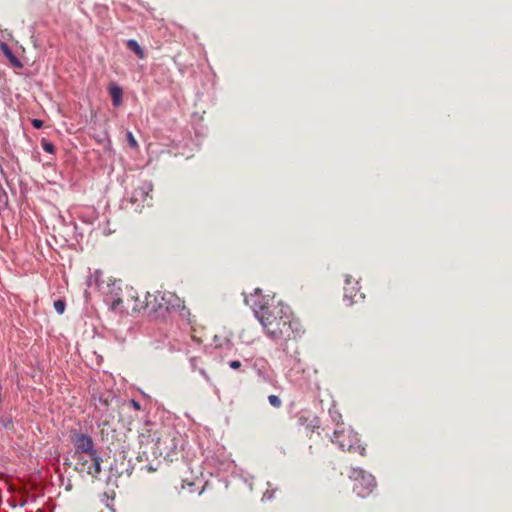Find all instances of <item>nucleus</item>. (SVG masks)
Wrapping results in <instances>:
<instances>
[{
  "instance_id": "nucleus-1",
  "label": "nucleus",
  "mask_w": 512,
  "mask_h": 512,
  "mask_svg": "<svg viewBox=\"0 0 512 512\" xmlns=\"http://www.w3.org/2000/svg\"><path fill=\"white\" fill-rule=\"evenodd\" d=\"M252 300L256 318L273 340L288 341L304 333L300 320L294 316L289 306L274 297L267 298L258 293L252 296Z\"/></svg>"
},
{
  "instance_id": "nucleus-2",
  "label": "nucleus",
  "mask_w": 512,
  "mask_h": 512,
  "mask_svg": "<svg viewBox=\"0 0 512 512\" xmlns=\"http://www.w3.org/2000/svg\"><path fill=\"white\" fill-rule=\"evenodd\" d=\"M141 445L153 444L152 453L155 457H162L168 462L178 460L183 448L181 434L172 428H161L159 430H147L139 435Z\"/></svg>"
},
{
  "instance_id": "nucleus-3",
  "label": "nucleus",
  "mask_w": 512,
  "mask_h": 512,
  "mask_svg": "<svg viewBox=\"0 0 512 512\" xmlns=\"http://www.w3.org/2000/svg\"><path fill=\"white\" fill-rule=\"evenodd\" d=\"M331 440L334 444L338 445L342 451L358 453L361 456H365V447L361 444L358 434L350 428L335 430Z\"/></svg>"
},
{
  "instance_id": "nucleus-4",
  "label": "nucleus",
  "mask_w": 512,
  "mask_h": 512,
  "mask_svg": "<svg viewBox=\"0 0 512 512\" xmlns=\"http://www.w3.org/2000/svg\"><path fill=\"white\" fill-rule=\"evenodd\" d=\"M349 478L354 482L353 492L361 498L369 496L376 488L374 476L360 468H351Z\"/></svg>"
},
{
  "instance_id": "nucleus-5",
  "label": "nucleus",
  "mask_w": 512,
  "mask_h": 512,
  "mask_svg": "<svg viewBox=\"0 0 512 512\" xmlns=\"http://www.w3.org/2000/svg\"><path fill=\"white\" fill-rule=\"evenodd\" d=\"M74 469L79 473H85L93 478H98L101 472L102 457L100 454L85 455L72 454Z\"/></svg>"
},
{
  "instance_id": "nucleus-6",
  "label": "nucleus",
  "mask_w": 512,
  "mask_h": 512,
  "mask_svg": "<svg viewBox=\"0 0 512 512\" xmlns=\"http://www.w3.org/2000/svg\"><path fill=\"white\" fill-rule=\"evenodd\" d=\"M123 282L120 279L108 278L106 288L102 286L106 294V301L110 303L115 312L123 313V299L121 297Z\"/></svg>"
},
{
  "instance_id": "nucleus-7",
  "label": "nucleus",
  "mask_w": 512,
  "mask_h": 512,
  "mask_svg": "<svg viewBox=\"0 0 512 512\" xmlns=\"http://www.w3.org/2000/svg\"><path fill=\"white\" fill-rule=\"evenodd\" d=\"M71 440L74 445L73 454H99L95 448V444L91 436L80 432H74L71 436Z\"/></svg>"
},
{
  "instance_id": "nucleus-8",
  "label": "nucleus",
  "mask_w": 512,
  "mask_h": 512,
  "mask_svg": "<svg viewBox=\"0 0 512 512\" xmlns=\"http://www.w3.org/2000/svg\"><path fill=\"white\" fill-rule=\"evenodd\" d=\"M152 191V188L149 184H145L143 186L137 187L134 189L132 196H131V202L133 203H142L143 206H151L152 205V196L150 195V192Z\"/></svg>"
},
{
  "instance_id": "nucleus-9",
  "label": "nucleus",
  "mask_w": 512,
  "mask_h": 512,
  "mask_svg": "<svg viewBox=\"0 0 512 512\" xmlns=\"http://www.w3.org/2000/svg\"><path fill=\"white\" fill-rule=\"evenodd\" d=\"M346 286L344 287V297L348 298L351 303L357 302L359 299L364 298V294L352 286V277L347 275L345 279Z\"/></svg>"
},
{
  "instance_id": "nucleus-10",
  "label": "nucleus",
  "mask_w": 512,
  "mask_h": 512,
  "mask_svg": "<svg viewBox=\"0 0 512 512\" xmlns=\"http://www.w3.org/2000/svg\"><path fill=\"white\" fill-rule=\"evenodd\" d=\"M109 94L112 98L113 105L118 107L122 104L123 90L116 84L109 86Z\"/></svg>"
},
{
  "instance_id": "nucleus-11",
  "label": "nucleus",
  "mask_w": 512,
  "mask_h": 512,
  "mask_svg": "<svg viewBox=\"0 0 512 512\" xmlns=\"http://www.w3.org/2000/svg\"><path fill=\"white\" fill-rule=\"evenodd\" d=\"M299 423L302 426L306 427L307 434L312 433L315 428L319 427V420L317 417H313L312 419H309L308 417L301 416L299 418Z\"/></svg>"
},
{
  "instance_id": "nucleus-12",
  "label": "nucleus",
  "mask_w": 512,
  "mask_h": 512,
  "mask_svg": "<svg viewBox=\"0 0 512 512\" xmlns=\"http://www.w3.org/2000/svg\"><path fill=\"white\" fill-rule=\"evenodd\" d=\"M126 45H127V48L130 51H132L133 53H135L139 59L145 58V52L136 40L130 39L127 41Z\"/></svg>"
},
{
  "instance_id": "nucleus-13",
  "label": "nucleus",
  "mask_w": 512,
  "mask_h": 512,
  "mask_svg": "<svg viewBox=\"0 0 512 512\" xmlns=\"http://www.w3.org/2000/svg\"><path fill=\"white\" fill-rule=\"evenodd\" d=\"M200 362V359L197 357L190 358V364L193 370H198L200 374L207 380L210 381L209 375L206 373L205 369L202 367H199L198 364Z\"/></svg>"
},
{
  "instance_id": "nucleus-14",
  "label": "nucleus",
  "mask_w": 512,
  "mask_h": 512,
  "mask_svg": "<svg viewBox=\"0 0 512 512\" xmlns=\"http://www.w3.org/2000/svg\"><path fill=\"white\" fill-rule=\"evenodd\" d=\"M53 306L58 314H63L65 311L66 303L64 300L58 299L54 302Z\"/></svg>"
},
{
  "instance_id": "nucleus-15",
  "label": "nucleus",
  "mask_w": 512,
  "mask_h": 512,
  "mask_svg": "<svg viewBox=\"0 0 512 512\" xmlns=\"http://www.w3.org/2000/svg\"><path fill=\"white\" fill-rule=\"evenodd\" d=\"M41 146L43 150L47 153L53 154L55 151V146L53 145V143L47 141L46 139H42Z\"/></svg>"
},
{
  "instance_id": "nucleus-16",
  "label": "nucleus",
  "mask_w": 512,
  "mask_h": 512,
  "mask_svg": "<svg viewBox=\"0 0 512 512\" xmlns=\"http://www.w3.org/2000/svg\"><path fill=\"white\" fill-rule=\"evenodd\" d=\"M126 139H127L128 145L131 148H133V149H137L138 148V143H137L134 135L132 134V132H130V131L127 132Z\"/></svg>"
},
{
  "instance_id": "nucleus-17",
  "label": "nucleus",
  "mask_w": 512,
  "mask_h": 512,
  "mask_svg": "<svg viewBox=\"0 0 512 512\" xmlns=\"http://www.w3.org/2000/svg\"><path fill=\"white\" fill-rule=\"evenodd\" d=\"M268 401H269L270 405L275 408H279L282 404L281 399L277 395H269Z\"/></svg>"
},
{
  "instance_id": "nucleus-18",
  "label": "nucleus",
  "mask_w": 512,
  "mask_h": 512,
  "mask_svg": "<svg viewBox=\"0 0 512 512\" xmlns=\"http://www.w3.org/2000/svg\"><path fill=\"white\" fill-rule=\"evenodd\" d=\"M242 366L241 362L238 360H232L229 362V367L231 369L237 370Z\"/></svg>"
},
{
  "instance_id": "nucleus-19",
  "label": "nucleus",
  "mask_w": 512,
  "mask_h": 512,
  "mask_svg": "<svg viewBox=\"0 0 512 512\" xmlns=\"http://www.w3.org/2000/svg\"><path fill=\"white\" fill-rule=\"evenodd\" d=\"M7 55H8V57L10 58L11 62H12L15 66H17V67H20V66H21L20 61H19V60H18L14 55H12L10 52H9V53H7Z\"/></svg>"
},
{
  "instance_id": "nucleus-20",
  "label": "nucleus",
  "mask_w": 512,
  "mask_h": 512,
  "mask_svg": "<svg viewBox=\"0 0 512 512\" xmlns=\"http://www.w3.org/2000/svg\"><path fill=\"white\" fill-rule=\"evenodd\" d=\"M32 125H33L34 128L40 129L43 126V121L40 120V119H33L32 120Z\"/></svg>"
},
{
  "instance_id": "nucleus-21",
  "label": "nucleus",
  "mask_w": 512,
  "mask_h": 512,
  "mask_svg": "<svg viewBox=\"0 0 512 512\" xmlns=\"http://www.w3.org/2000/svg\"><path fill=\"white\" fill-rule=\"evenodd\" d=\"M150 297H152V295L148 294V295L146 296V300H148ZM149 307H150V303H149V301H147V303H146L145 307H140V308H136V307H134L133 309H134V310H140V309H142V308H144V309H149Z\"/></svg>"
},
{
  "instance_id": "nucleus-22",
  "label": "nucleus",
  "mask_w": 512,
  "mask_h": 512,
  "mask_svg": "<svg viewBox=\"0 0 512 512\" xmlns=\"http://www.w3.org/2000/svg\"><path fill=\"white\" fill-rule=\"evenodd\" d=\"M133 405H134V407H136L137 409H139V408H140L139 404H138L136 401H133Z\"/></svg>"
}]
</instances>
